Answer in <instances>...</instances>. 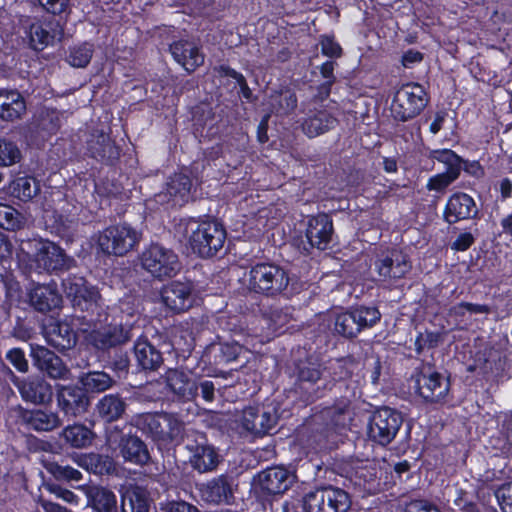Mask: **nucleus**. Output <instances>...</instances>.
<instances>
[{"label": "nucleus", "instance_id": "1", "mask_svg": "<svg viewBox=\"0 0 512 512\" xmlns=\"http://www.w3.org/2000/svg\"><path fill=\"white\" fill-rule=\"evenodd\" d=\"M130 425L151 438L161 451H170L184 441V422L167 412H146L133 416Z\"/></svg>", "mask_w": 512, "mask_h": 512}, {"label": "nucleus", "instance_id": "2", "mask_svg": "<svg viewBox=\"0 0 512 512\" xmlns=\"http://www.w3.org/2000/svg\"><path fill=\"white\" fill-rule=\"evenodd\" d=\"M184 235L192 253L204 259L216 256L227 238L224 225L211 218H190L185 224Z\"/></svg>", "mask_w": 512, "mask_h": 512}, {"label": "nucleus", "instance_id": "3", "mask_svg": "<svg viewBox=\"0 0 512 512\" xmlns=\"http://www.w3.org/2000/svg\"><path fill=\"white\" fill-rule=\"evenodd\" d=\"M62 287L75 311L81 312L79 318L88 324L101 322L100 294L93 286L88 285L85 277L68 274L66 278L62 279Z\"/></svg>", "mask_w": 512, "mask_h": 512}, {"label": "nucleus", "instance_id": "4", "mask_svg": "<svg viewBox=\"0 0 512 512\" xmlns=\"http://www.w3.org/2000/svg\"><path fill=\"white\" fill-rule=\"evenodd\" d=\"M249 292L274 298L281 295L289 284L288 272L273 262H257L245 273Z\"/></svg>", "mask_w": 512, "mask_h": 512}, {"label": "nucleus", "instance_id": "5", "mask_svg": "<svg viewBox=\"0 0 512 512\" xmlns=\"http://www.w3.org/2000/svg\"><path fill=\"white\" fill-rule=\"evenodd\" d=\"M31 252L26 256L29 260L30 271L41 273H59L68 270L75 260L69 257L64 249L47 239H32L27 242Z\"/></svg>", "mask_w": 512, "mask_h": 512}, {"label": "nucleus", "instance_id": "6", "mask_svg": "<svg viewBox=\"0 0 512 512\" xmlns=\"http://www.w3.org/2000/svg\"><path fill=\"white\" fill-rule=\"evenodd\" d=\"M294 393L297 400L304 406L310 405L325 397L328 393V384L321 379L322 371L320 364L309 358L299 360L295 363Z\"/></svg>", "mask_w": 512, "mask_h": 512}, {"label": "nucleus", "instance_id": "7", "mask_svg": "<svg viewBox=\"0 0 512 512\" xmlns=\"http://www.w3.org/2000/svg\"><path fill=\"white\" fill-rule=\"evenodd\" d=\"M282 413L280 401L266 399L260 404L245 407L241 413L240 425L254 437H264L272 434Z\"/></svg>", "mask_w": 512, "mask_h": 512}, {"label": "nucleus", "instance_id": "8", "mask_svg": "<svg viewBox=\"0 0 512 512\" xmlns=\"http://www.w3.org/2000/svg\"><path fill=\"white\" fill-rule=\"evenodd\" d=\"M429 101V93L423 85L416 82L404 83L393 96L391 115L398 122H407L419 116Z\"/></svg>", "mask_w": 512, "mask_h": 512}, {"label": "nucleus", "instance_id": "9", "mask_svg": "<svg viewBox=\"0 0 512 512\" xmlns=\"http://www.w3.org/2000/svg\"><path fill=\"white\" fill-rule=\"evenodd\" d=\"M66 22L51 16L27 17L23 21V29L29 47L35 51H43L64 37Z\"/></svg>", "mask_w": 512, "mask_h": 512}, {"label": "nucleus", "instance_id": "10", "mask_svg": "<svg viewBox=\"0 0 512 512\" xmlns=\"http://www.w3.org/2000/svg\"><path fill=\"white\" fill-rule=\"evenodd\" d=\"M296 475L283 466H272L260 471L253 479L252 490L263 504L284 494L293 485Z\"/></svg>", "mask_w": 512, "mask_h": 512}, {"label": "nucleus", "instance_id": "11", "mask_svg": "<svg viewBox=\"0 0 512 512\" xmlns=\"http://www.w3.org/2000/svg\"><path fill=\"white\" fill-rule=\"evenodd\" d=\"M413 388L427 403L447 404L450 401V379L434 369L432 365L417 369L412 375Z\"/></svg>", "mask_w": 512, "mask_h": 512}, {"label": "nucleus", "instance_id": "12", "mask_svg": "<svg viewBox=\"0 0 512 512\" xmlns=\"http://www.w3.org/2000/svg\"><path fill=\"white\" fill-rule=\"evenodd\" d=\"M381 319V313L376 306L360 305L336 315L333 331L335 334L353 339L361 331L372 328Z\"/></svg>", "mask_w": 512, "mask_h": 512}, {"label": "nucleus", "instance_id": "13", "mask_svg": "<svg viewBox=\"0 0 512 512\" xmlns=\"http://www.w3.org/2000/svg\"><path fill=\"white\" fill-rule=\"evenodd\" d=\"M142 268L154 278H171L181 268L177 254L158 243H151L139 256Z\"/></svg>", "mask_w": 512, "mask_h": 512}, {"label": "nucleus", "instance_id": "14", "mask_svg": "<svg viewBox=\"0 0 512 512\" xmlns=\"http://www.w3.org/2000/svg\"><path fill=\"white\" fill-rule=\"evenodd\" d=\"M402 424L401 412L388 406L380 407L369 417L367 436L372 442L386 446L395 439Z\"/></svg>", "mask_w": 512, "mask_h": 512}, {"label": "nucleus", "instance_id": "15", "mask_svg": "<svg viewBox=\"0 0 512 512\" xmlns=\"http://www.w3.org/2000/svg\"><path fill=\"white\" fill-rule=\"evenodd\" d=\"M301 226L305 238L304 249L310 251L314 248L324 251L329 248L333 234L334 223L329 213L318 212L314 215H307Z\"/></svg>", "mask_w": 512, "mask_h": 512}, {"label": "nucleus", "instance_id": "16", "mask_svg": "<svg viewBox=\"0 0 512 512\" xmlns=\"http://www.w3.org/2000/svg\"><path fill=\"white\" fill-rule=\"evenodd\" d=\"M137 242L135 229L127 224L109 226L98 237L99 248L107 255L123 256L132 250Z\"/></svg>", "mask_w": 512, "mask_h": 512}, {"label": "nucleus", "instance_id": "17", "mask_svg": "<svg viewBox=\"0 0 512 512\" xmlns=\"http://www.w3.org/2000/svg\"><path fill=\"white\" fill-rule=\"evenodd\" d=\"M185 449L189 452L188 463L199 473L214 471L221 461L217 448L208 442L204 434L194 438L188 436Z\"/></svg>", "mask_w": 512, "mask_h": 512}, {"label": "nucleus", "instance_id": "18", "mask_svg": "<svg viewBox=\"0 0 512 512\" xmlns=\"http://www.w3.org/2000/svg\"><path fill=\"white\" fill-rule=\"evenodd\" d=\"M374 266L383 281L401 279L412 267L408 255L396 248H386L377 253Z\"/></svg>", "mask_w": 512, "mask_h": 512}, {"label": "nucleus", "instance_id": "19", "mask_svg": "<svg viewBox=\"0 0 512 512\" xmlns=\"http://www.w3.org/2000/svg\"><path fill=\"white\" fill-rule=\"evenodd\" d=\"M118 456L124 462L136 466H144L151 460L147 444L138 435V432L130 425L127 431H121L116 440Z\"/></svg>", "mask_w": 512, "mask_h": 512}, {"label": "nucleus", "instance_id": "20", "mask_svg": "<svg viewBox=\"0 0 512 512\" xmlns=\"http://www.w3.org/2000/svg\"><path fill=\"white\" fill-rule=\"evenodd\" d=\"M192 281L172 280L163 285L160 297L164 306L173 314L189 310L194 303Z\"/></svg>", "mask_w": 512, "mask_h": 512}, {"label": "nucleus", "instance_id": "21", "mask_svg": "<svg viewBox=\"0 0 512 512\" xmlns=\"http://www.w3.org/2000/svg\"><path fill=\"white\" fill-rule=\"evenodd\" d=\"M479 208L474 198L465 192L452 193L444 206L442 218L448 225L465 220H478Z\"/></svg>", "mask_w": 512, "mask_h": 512}, {"label": "nucleus", "instance_id": "22", "mask_svg": "<svg viewBox=\"0 0 512 512\" xmlns=\"http://www.w3.org/2000/svg\"><path fill=\"white\" fill-rule=\"evenodd\" d=\"M11 375V380L18 388L21 398L25 402L36 405L47 404L52 400L53 389L51 384L41 376H28L20 379L13 371L5 366Z\"/></svg>", "mask_w": 512, "mask_h": 512}, {"label": "nucleus", "instance_id": "23", "mask_svg": "<svg viewBox=\"0 0 512 512\" xmlns=\"http://www.w3.org/2000/svg\"><path fill=\"white\" fill-rule=\"evenodd\" d=\"M242 351L243 346L236 341L212 342L205 347L201 359L214 373H224L229 364L238 360Z\"/></svg>", "mask_w": 512, "mask_h": 512}, {"label": "nucleus", "instance_id": "24", "mask_svg": "<svg viewBox=\"0 0 512 512\" xmlns=\"http://www.w3.org/2000/svg\"><path fill=\"white\" fill-rule=\"evenodd\" d=\"M86 150L89 157L108 167H116L122 153L121 146L103 131L91 135Z\"/></svg>", "mask_w": 512, "mask_h": 512}, {"label": "nucleus", "instance_id": "25", "mask_svg": "<svg viewBox=\"0 0 512 512\" xmlns=\"http://www.w3.org/2000/svg\"><path fill=\"white\" fill-rule=\"evenodd\" d=\"M29 356L33 367L52 379H65L70 373L63 359L45 346L30 344Z\"/></svg>", "mask_w": 512, "mask_h": 512}, {"label": "nucleus", "instance_id": "26", "mask_svg": "<svg viewBox=\"0 0 512 512\" xmlns=\"http://www.w3.org/2000/svg\"><path fill=\"white\" fill-rule=\"evenodd\" d=\"M57 407L66 417H77L85 413L90 405V397L75 385L59 386L56 392Z\"/></svg>", "mask_w": 512, "mask_h": 512}, {"label": "nucleus", "instance_id": "27", "mask_svg": "<svg viewBox=\"0 0 512 512\" xmlns=\"http://www.w3.org/2000/svg\"><path fill=\"white\" fill-rule=\"evenodd\" d=\"M27 296L31 307L35 311L44 314L61 308L63 301L58 286L54 281L48 284L33 283Z\"/></svg>", "mask_w": 512, "mask_h": 512}, {"label": "nucleus", "instance_id": "28", "mask_svg": "<svg viewBox=\"0 0 512 512\" xmlns=\"http://www.w3.org/2000/svg\"><path fill=\"white\" fill-rule=\"evenodd\" d=\"M166 386L179 402L194 401L198 396L197 382L178 369H169L165 375Z\"/></svg>", "mask_w": 512, "mask_h": 512}, {"label": "nucleus", "instance_id": "29", "mask_svg": "<svg viewBox=\"0 0 512 512\" xmlns=\"http://www.w3.org/2000/svg\"><path fill=\"white\" fill-rule=\"evenodd\" d=\"M169 50L173 59L189 74L193 73L204 63V54L192 41L183 39L174 41L170 45Z\"/></svg>", "mask_w": 512, "mask_h": 512}, {"label": "nucleus", "instance_id": "30", "mask_svg": "<svg viewBox=\"0 0 512 512\" xmlns=\"http://www.w3.org/2000/svg\"><path fill=\"white\" fill-rule=\"evenodd\" d=\"M133 354L139 371H157L164 362L162 352L144 336L134 342Z\"/></svg>", "mask_w": 512, "mask_h": 512}, {"label": "nucleus", "instance_id": "31", "mask_svg": "<svg viewBox=\"0 0 512 512\" xmlns=\"http://www.w3.org/2000/svg\"><path fill=\"white\" fill-rule=\"evenodd\" d=\"M45 338L50 346L60 352L74 348L78 341L77 332L72 325L58 320L51 322L45 328Z\"/></svg>", "mask_w": 512, "mask_h": 512}, {"label": "nucleus", "instance_id": "32", "mask_svg": "<svg viewBox=\"0 0 512 512\" xmlns=\"http://www.w3.org/2000/svg\"><path fill=\"white\" fill-rule=\"evenodd\" d=\"M202 498L213 504H229L234 498L232 491V478L228 474H221L212 478L199 489Z\"/></svg>", "mask_w": 512, "mask_h": 512}, {"label": "nucleus", "instance_id": "33", "mask_svg": "<svg viewBox=\"0 0 512 512\" xmlns=\"http://www.w3.org/2000/svg\"><path fill=\"white\" fill-rule=\"evenodd\" d=\"M353 363L346 359H338L331 366V379L325 381L328 384V392H332L333 396L336 393L350 392L356 393L357 386L354 381L351 380L353 375Z\"/></svg>", "mask_w": 512, "mask_h": 512}, {"label": "nucleus", "instance_id": "34", "mask_svg": "<svg viewBox=\"0 0 512 512\" xmlns=\"http://www.w3.org/2000/svg\"><path fill=\"white\" fill-rule=\"evenodd\" d=\"M334 403L324 409L325 414L330 418L331 423L336 428H346L352 420V401L356 398V393L342 392L336 393Z\"/></svg>", "mask_w": 512, "mask_h": 512}, {"label": "nucleus", "instance_id": "35", "mask_svg": "<svg viewBox=\"0 0 512 512\" xmlns=\"http://www.w3.org/2000/svg\"><path fill=\"white\" fill-rule=\"evenodd\" d=\"M152 499L148 490L134 484L121 493L120 512H150Z\"/></svg>", "mask_w": 512, "mask_h": 512}, {"label": "nucleus", "instance_id": "36", "mask_svg": "<svg viewBox=\"0 0 512 512\" xmlns=\"http://www.w3.org/2000/svg\"><path fill=\"white\" fill-rule=\"evenodd\" d=\"M130 331L122 325H109L103 331H93L91 342L95 348L103 352L115 349L130 339Z\"/></svg>", "mask_w": 512, "mask_h": 512}, {"label": "nucleus", "instance_id": "37", "mask_svg": "<svg viewBox=\"0 0 512 512\" xmlns=\"http://www.w3.org/2000/svg\"><path fill=\"white\" fill-rule=\"evenodd\" d=\"M127 406L125 398L120 393H109L98 400L95 411L103 422L112 423L124 416Z\"/></svg>", "mask_w": 512, "mask_h": 512}, {"label": "nucleus", "instance_id": "38", "mask_svg": "<svg viewBox=\"0 0 512 512\" xmlns=\"http://www.w3.org/2000/svg\"><path fill=\"white\" fill-rule=\"evenodd\" d=\"M115 379L105 371L93 370L81 372L77 378V384L89 395L90 399L95 394H100L113 387Z\"/></svg>", "mask_w": 512, "mask_h": 512}, {"label": "nucleus", "instance_id": "39", "mask_svg": "<svg viewBox=\"0 0 512 512\" xmlns=\"http://www.w3.org/2000/svg\"><path fill=\"white\" fill-rule=\"evenodd\" d=\"M96 434L92 428L83 423L67 425L60 433L63 445L69 448L84 449L89 447Z\"/></svg>", "mask_w": 512, "mask_h": 512}, {"label": "nucleus", "instance_id": "40", "mask_svg": "<svg viewBox=\"0 0 512 512\" xmlns=\"http://www.w3.org/2000/svg\"><path fill=\"white\" fill-rule=\"evenodd\" d=\"M337 123V118L331 112L320 109L307 115L302 123V129L308 137L313 138L333 129Z\"/></svg>", "mask_w": 512, "mask_h": 512}, {"label": "nucleus", "instance_id": "41", "mask_svg": "<svg viewBox=\"0 0 512 512\" xmlns=\"http://www.w3.org/2000/svg\"><path fill=\"white\" fill-rule=\"evenodd\" d=\"M22 420L28 429L37 432L52 431L61 425V420L56 412L42 409L24 411Z\"/></svg>", "mask_w": 512, "mask_h": 512}, {"label": "nucleus", "instance_id": "42", "mask_svg": "<svg viewBox=\"0 0 512 512\" xmlns=\"http://www.w3.org/2000/svg\"><path fill=\"white\" fill-rule=\"evenodd\" d=\"M192 180L182 173H174L166 182V194L173 205L182 206L191 199Z\"/></svg>", "mask_w": 512, "mask_h": 512}, {"label": "nucleus", "instance_id": "43", "mask_svg": "<svg viewBox=\"0 0 512 512\" xmlns=\"http://www.w3.org/2000/svg\"><path fill=\"white\" fill-rule=\"evenodd\" d=\"M88 504L95 512H120L117 496L110 489L102 486H89L86 491Z\"/></svg>", "mask_w": 512, "mask_h": 512}, {"label": "nucleus", "instance_id": "44", "mask_svg": "<svg viewBox=\"0 0 512 512\" xmlns=\"http://www.w3.org/2000/svg\"><path fill=\"white\" fill-rule=\"evenodd\" d=\"M26 111L24 97L17 90H0V118L6 121L19 119Z\"/></svg>", "mask_w": 512, "mask_h": 512}, {"label": "nucleus", "instance_id": "45", "mask_svg": "<svg viewBox=\"0 0 512 512\" xmlns=\"http://www.w3.org/2000/svg\"><path fill=\"white\" fill-rule=\"evenodd\" d=\"M426 157L432 162L437 161L442 163L445 166L443 173L454 180L460 177L464 158L458 155L454 150L450 148L429 149Z\"/></svg>", "mask_w": 512, "mask_h": 512}, {"label": "nucleus", "instance_id": "46", "mask_svg": "<svg viewBox=\"0 0 512 512\" xmlns=\"http://www.w3.org/2000/svg\"><path fill=\"white\" fill-rule=\"evenodd\" d=\"M352 478L356 485L362 487L369 494H375L381 490L378 469L374 463L366 462L356 466Z\"/></svg>", "mask_w": 512, "mask_h": 512}, {"label": "nucleus", "instance_id": "47", "mask_svg": "<svg viewBox=\"0 0 512 512\" xmlns=\"http://www.w3.org/2000/svg\"><path fill=\"white\" fill-rule=\"evenodd\" d=\"M78 465L88 473L96 475L110 474L114 470V462L111 457L93 452L81 455Z\"/></svg>", "mask_w": 512, "mask_h": 512}, {"label": "nucleus", "instance_id": "48", "mask_svg": "<svg viewBox=\"0 0 512 512\" xmlns=\"http://www.w3.org/2000/svg\"><path fill=\"white\" fill-rule=\"evenodd\" d=\"M95 48L89 41H83L68 47L65 61L74 68H85L89 65Z\"/></svg>", "mask_w": 512, "mask_h": 512}, {"label": "nucleus", "instance_id": "49", "mask_svg": "<svg viewBox=\"0 0 512 512\" xmlns=\"http://www.w3.org/2000/svg\"><path fill=\"white\" fill-rule=\"evenodd\" d=\"M47 470L55 480L66 482L74 488L81 489L86 486V483L82 482L83 474L72 466L53 462L49 464Z\"/></svg>", "mask_w": 512, "mask_h": 512}, {"label": "nucleus", "instance_id": "50", "mask_svg": "<svg viewBox=\"0 0 512 512\" xmlns=\"http://www.w3.org/2000/svg\"><path fill=\"white\" fill-rule=\"evenodd\" d=\"M351 504V496L346 490L326 485V512H347Z\"/></svg>", "mask_w": 512, "mask_h": 512}, {"label": "nucleus", "instance_id": "51", "mask_svg": "<svg viewBox=\"0 0 512 512\" xmlns=\"http://www.w3.org/2000/svg\"><path fill=\"white\" fill-rule=\"evenodd\" d=\"M215 71L220 78H231L235 81L233 85V89L239 87V96L244 99L246 102H252L255 97L250 89L246 78L241 72H238L234 68L230 67L227 64H221L215 67Z\"/></svg>", "mask_w": 512, "mask_h": 512}, {"label": "nucleus", "instance_id": "52", "mask_svg": "<svg viewBox=\"0 0 512 512\" xmlns=\"http://www.w3.org/2000/svg\"><path fill=\"white\" fill-rule=\"evenodd\" d=\"M9 189L13 197L23 202L31 200L40 190L37 180L32 176L15 178Z\"/></svg>", "mask_w": 512, "mask_h": 512}, {"label": "nucleus", "instance_id": "53", "mask_svg": "<svg viewBox=\"0 0 512 512\" xmlns=\"http://www.w3.org/2000/svg\"><path fill=\"white\" fill-rule=\"evenodd\" d=\"M34 126L42 135H55L61 128V115L56 109L47 110L44 115L36 117Z\"/></svg>", "mask_w": 512, "mask_h": 512}, {"label": "nucleus", "instance_id": "54", "mask_svg": "<svg viewBox=\"0 0 512 512\" xmlns=\"http://www.w3.org/2000/svg\"><path fill=\"white\" fill-rule=\"evenodd\" d=\"M298 105L296 93L286 88L273 97V109L277 115L287 116L295 111Z\"/></svg>", "mask_w": 512, "mask_h": 512}, {"label": "nucleus", "instance_id": "55", "mask_svg": "<svg viewBox=\"0 0 512 512\" xmlns=\"http://www.w3.org/2000/svg\"><path fill=\"white\" fill-rule=\"evenodd\" d=\"M24 216L14 207L0 203V227L8 231H17L25 225Z\"/></svg>", "mask_w": 512, "mask_h": 512}, {"label": "nucleus", "instance_id": "56", "mask_svg": "<svg viewBox=\"0 0 512 512\" xmlns=\"http://www.w3.org/2000/svg\"><path fill=\"white\" fill-rule=\"evenodd\" d=\"M107 353V364L121 378L125 377L129 372L130 358L126 350L122 346L109 350Z\"/></svg>", "mask_w": 512, "mask_h": 512}, {"label": "nucleus", "instance_id": "57", "mask_svg": "<svg viewBox=\"0 0 512 512\" xmlns=\"http://www.w3.org/2000/svg\"><path fill=\"white\" fill-rule=\"evenodd\" d=\"M192 115L196 131L203 134L206 127H209L207 133H211L212 126L215 120V112L209 104L201 103L193 107Z\"/></svg>", "mask_w": 512, "mask_h": 512}, {"label": "nucleus", "instance_id": "58", "mask_svg": "<svg viewBox=\"0 0 512 512\" xmlns=\"http://www.w3.org/2000/svg\"><path fill=\"white\" fill-rule=\"evenodd\" d=\"M326 486L316 488L303 497L302 507L305 512H326Z\"/></svg>", "mask_w": 512, "mask_h": 512}, {"label": "nucleus", "instance_id": "59", "mask_svg": "<svg viewBox=\"0 0 512 512\" xmlns=\"http://www.w3.org/2000/svg\"><path fill=\"white\" fill-rule=\"evenodd\" d=\"M70 1L71 0H36L39 7H41L47 14L56 19H62L67 22L68 15L70 14Z\"/></svg>", "mask_w": 512, "mask_h": 512}, {"label": "nucleus", "instance_id": "60", "mask_svg": "<svg viewBox=\"0 0 512 512\" xmlns=\"http://www.w3.org/2000/svg\"><path fill=\"white\" fill-rule=\"evenodd\" d=\"M21 159V152L16 143L0 139V166L7 167L18 163Z\"/></svg>", "mask_w": 512, "mask_h": 512}, {"label": "nucleus", "instance_id": "61", "mask_svg": "<svg viewBox=\"0 0 512 512\" xmlns=\"http://www.w3.org/2000/svg\"><path fill=\"white\" fill-rule=\"evenodd\" d=\"M321 53L329 58H340L343 54L341 45L333 35H321L319 39Z\"/></svg>", "mask_w": 512, "mask_h": 512}, {"label": "nucleus", "instance_id": "62", "mask_svg": "<svg viewBox=\"0 0 512 512\" xmlns=\"http://www.w3.org/2000/svg\"><path fill=\"white\" fill-rule=\"evenodd\" d=\"M494 495L503 512H512V481L506 482L495 489Z\"/></svg>", "mask_w": 512, "mask_h": 512}, {"label": "nucleus", "instance_id": "63", "mask_svg": "<svg viewBox=\"0 0 512 512\" xmlns=\"http://www.w3.org/2000/svg\"><path fill=\"white\" fill-rule=\"evenodd\" d=\"M453 502L461 512H481L477 503L472 500L469 492L462 488L456 489V497Z\"/></svg>", "mask_w": 512, "mask_h": 512}, {"label": "nucleus", "instance_id": "64", "mask_svg": "<svg viewBox=\"0 0 512 512\" xmlns=\"http://www.w3.org/2000/svg\"><path fill=\"white\" fill-rule=\"evenodd\" d=\"M162 512H200L197 506L184 500H167L160 503Z\"/></svg>", "mask_w": 512, "mask_h": 512}]
</instances>
